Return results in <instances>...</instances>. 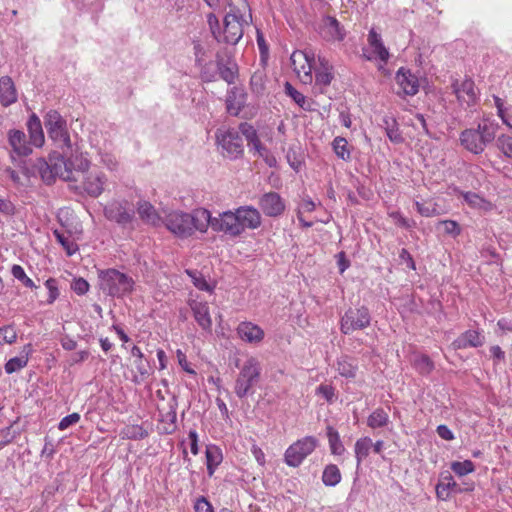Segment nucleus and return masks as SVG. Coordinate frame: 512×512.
<instances>
[{
    "label": "nucleus",
    "instance_id": "obj_1",
    "mask_svg": "<svg viewBox=\"0 0 512 512\" xmlns=\"http://www.w3.org/2000/svg\"><path fill=\"white\" fill-rule=\"evenodd\" d=\"M210 223V211L204 208L195 209L192 213L172 211L166 216L167 229L180 238H188L195 231L205 233Z\"/></svg>",
    "mask_w": 512,
    "mask_h": 512
},
{
    "label": "nucleus",
    "instance_id": "obj_2",
    "mask_svg": "<svg viewBox=\"0 0 512 512\" xmlns=\"http://www.w3.org/2000/svg\"><path fill=\"white\" fill-rule=\"evenodd\" d=\"M252 21L251 13H227L224 18L223 31L220 30L219 20L215 14L207 15V22L211 33L218 43L230 45L237 44L243 37L244 26H248Z\"/></svg>",
    "mask_w": 512,
    "mask_h": 512
},
{
    "label": "nucleus",
    "instance_id": "obj_3",
    "mask_svg": "<svg viewBox=\"0 0 512 512\" xmlns=\"http://www.w3.org/2000/svg\"><path fill=\"white\" fill-rule=\"evenodd\" d=\"M98 286L103 294L113 298H123L134 290V279L115 268L98 271Z\"/></svg>",
    "mask_w": 512,
    "mask_h": 512
},
{
    "label": "nucleus",
    "instance_id": "obj_4",
    "mask_svg": "<svg viewBox=\"0 0 512 512\" xmlns=\"http://www.w3.org/2000/svg\"><path fill=\"white\" fill-rule=\"evenodd\" d=\"M498 128L495 121L484 119L476 129H465L461 132V145L473 154H481L487 144L495 139Z\"/></svg>",
    "mask_w": 512,
    "mask_h": 512
},
{
    "label": "nucleus",
    "instance_id": "obj_5",
    "mask_svg": "<svg viewBox=\"0 0 512 512\" xmlns=\"http://www.w3.org/2000/svg\"><path fill=\"white\" fill-rule=\"evenodd\" d=\"M261 364L255 357H249L240 368L235 381L234 392L239 398L253 394V388L261 378Z\"/></svg>",
    "mask_w": 512,
    "mask_h": 512
},
{
    "label": "nucleus",
    "instance_id": "obj_6",
    "mask_svg": "<svg viewBox=\"0 0 512 512\" xmlns=\"http://www.w3.org/2000/svg\"><path fill=\"white\" fill-rule=\"evenodd\" d=\"M46 165L53 176L70 181L75 180L72 176L73 170L85 174L89 171L90 162L82 154H76L69 156L67 160H64V158H57L55 161L50 159Z\"/></svg>",
    "mask_w": 512,
    "mask_h": 512
},
{
    "label": "nucleus",
    "instance_id": "obj_7",
    "mask_svg": "<svg viewBox=\"0 0 512 512\" xmlns=\"http://www.w3.org/2000/svg\"><path fill=\"white\" fill-rule=\"evenodd\" d=\"M319 441L314 436H305L292 443L284 453V462L289 467H299L303 461L318 447Z\"/></svg>",
    "mask_w": 512,
    "mask_h": 512
},
{
    "label": "nucleus",
    "instance_id": "obj_8",
    "mask_svg": "<svg viewBox=\"0 0 512 512\" xmlns=\"http://www.w3.org/2000/svg\"><path fill=\"white\" fill-rule=\"evenodd\" d=\"M216 142L224 157L231 160L242 157L244 147L239 132L233 128L218 129L215 134Z\"/></svg>",
    "mask_w": 512,
    "mask_h": 512
},
{
    "label": "nucleus",
    "instance_id": "obj_9",
    "mask_svg": "<svg viewBox=\"0 0 512 512\" xmlns=\"http://www.w3.org/2000/svg\"><path fill=\"white\" fill-rule=\"evenodd\" d=\"M248 95L246 91L241 88L234 86L230 88L225 96V107L229 115L237 117L242 116L243 118H253L257 110L252 107L246 106Z\"/></svg>",
    "mask_w": 512,
    "mask_h": 512
},
{
    "label": "nucleus",
    "instance_id": "obj_10",
    "mask_svg": "<svg viewBox=\"0 0 512 512\" xmlns=\"http://www.w3.org/2000/svg\"><path fill=\"white\" fill-rule=\"evenodd\" d=\"M44 124L49 137L63 147L71 148V139L66 120L56 110H50L44 116Z\"/></svg>",
    "mask_w": 512,
    "mask_h": 512
},
{
    "label": "nucleus",
    "instance_id": "obj_11",
    "mask_svg": "<svg viewBox=\"0 0 512 512\" xmlns=\"http://www.w3.org/2000/svg\"><path fill=\"white\" fill-rule=\"evenodd\" d=\"M371 323V315L365 306L349 308L341 317L340 330L343 334H351L367 328Z\"/></svg>",
    "mask_w": 512,
    "mask_h": 512
},
{
    "label": "nucleus",
    "instance_id": "obj_12",
    "mask_svg": "<svg viewBox=\"0 0 512 512\" xmlns=\"http://www.w3.org/2000/svg\"><path fill=\"white\" fill-rule=\"evenodd\" d=\"M293 71L303 84H311L313 81L312 68L314 54L308 51L296 50L290 57Z\"/></svg>",
    "mask_w": 512,
    "mask_h": 512
},
{
    "label": "nucleus",
    "instance_id": "obj_13",
    "mask_svg": "<svg viewBox=\"0 0 512 512\" xmlns=\"http://www.w3.org/2000/svg\"><path fill=\"white\" fill-rule=\"evenodd\" d=\"M451 89L460 105L470 107L478 100L475 83L470 77H465L463 80L451 78Z\"/></svg>",
    "mask_w": 512,
    "mask_h": 512
},
{
    "label": "nucleus",
    "instance_id": "obj_14",
    "mask_svg": "<svg viewBox=\"0 0 512 512\" xmlns=\"http://www.w3.org/2000/svg\"><path fill=\"white\" fill-rule=\"evenodd\" d=\"M105 217L121 226L130 224L135 216L134 209L127 201H114L104 208Z\"/></svg>",
    "mask_w": 512,
    "mask_h": 512
},
{
    "label": "nucleus",
    "instance_id": "obj_15",
    "mask_svg": "<svg viewBox=\"0 0 512 512\" xmlns=\"http://www.w3.org/2000/svg\"><path fill=\"white\" fill-rule=\"evenodd\" d=\"M107 184L106 175L98 170L87 171L82 176L81 188L90 197L97 198L105 190Z\"/></svg>",
    "mask_w": 512,
    "mask_h": 512
},
{
    "label": "nucleus",
    "instance_id": "obj_16",
    "mask_svg": "<svg viewBox=\"0 0 512 512\" xmlns=\"http://www.w3.org/2000/svg\"><path fill=\"white\" fill-rule=\"evenodd\" d=\"M209 226H211L214 231L224 232L231 236H239L241 234L236 210L234 212H223L219 217L215 218L210 216Z\"/></svg>",
    "mask_w": 512,
    "mask_h": 512
},
{
    "label": "nucleus",
    "instance_id": "obj_17",
    "mask_svg": "<svg viewBox=\"0 0 512 512\" xmlns=\"http://www.w3.org/2000/svg\"><path fill=\"white\" fill-rule=\"evenodd\" d=\"M259 207L266 216L278 217L285 210V202L278 193L268 192L260 197Z\"/></svg>",
    "mask_w": 512,
    "mask_h": 512
},
{
    "label": "nucleus",
    "instance_id": "obj_18",
    "mask_svg": "<svg viewBox=\"0 0 512 512\" xmlns=\"http://www.w3.org/2000/svg\"><path fill=\"white\" fill-rule=\"evenodd\" d=\"M241 234L246 230H254L261 226V214L253 206H241L236 209Z\"/></svg>",
    "mask_w": 512,
    "mask_h": 512
},
{
    "label": "nucleus",
    "instance_id": "obj_19",
    "mask_svg": "<svg viewBox=\"0 0 512 512\" xmlns=\"http://www.w3.org/2000/svg\"><path fill=\"white\" fill-rule=\"evenodd\" d=\"M236 332L241 340L253 345L260 344L265 336L264 330L257 324L250 321H243L239 323L236 328Z\"/></svg>",
    "mask_w": 512,
    "mask_h": 512
},
{
    "label": "nucleus",
    "instance_id": "obj_20",
    "mask_svg": "<svg viewBox=\"0 0 512 512\" xmlns=\"http://www.w3.org/2000/svg\"><path fill=\"white\" fill-rule=\"evenodd\" d=\"M319 33L324 40L329 42L341 41L345 37V32L340 23L331 16L323 18Z\"/></svg>",
    "mask_w": 512,
    "mask_h": 512
},
{
    "label": "nucleus",
    "instance_id": "obj_21",
    "mask_svg": "<svg viewBox=\"0 0 512 512\" xmlns=\"http://www.w3.org/2000/svg\"><path fill=\"white\" fill-rule=\"evenodd\" d=\"M189 306L193 312L195 321L207 332L212 330V319L210 316L209 305L205 301L190 300Z\"/></svg>",
    "mask_w": 512,
    "mask_h": 512
},
{
    "label": "nucleus",
    "instance_id": "obj_22",
    "mask_svg": "<svg viewBox=\"0 0 512 512\" xmlns=\"http://www.w3.org/2000/svg\"><path fill=\"white\" fill-rule=\"evenodd\" d=\"M396 82L405 95L413 96L419 90L418 78L410 70L400 68L396 73Z\"/></svg>",
    "mask_w": 512,
    "mask_h": 512
},
{
    "label": "nucleus",
    "instance_id": "obj_23",
    "mask_svg": "<svg viewBox=\"0 0 512 512\" xmlns=\"http://www.w3.org/2000/svg\"><path fill=\"white\" fill-rule=\"evenodd\" d=\"M485 343V336L479 330H467L463 332L452 343L455 349H466L469 347H480Z\"/></svg>",
    "mask_w": 512,
    "mask_h": 512
},
{
    "label": "nucleus",
    "instance_id": "obj_24",
    "mask_svg": "<svg viewBox=\"0 0 512 512\" xmlns=\"http://www.w3.org/2000/svg\"><path fill=\"white\" fill-rule=\"evenodd\" d=\"M8 141L12 147L13 153L17 156H28L32 153V148L27 142L26 135L21 130L12 129L8 132Z\"/></svg>",
    "mask_w": 512,
    "mask_h": 512
},
{
    "label": "nucleus",
    "instance_id": "obj_25",
    "mask_svg": "<svg viewBox=\"0 0 512 512\" xmlns=\"http://www.w3.org/2000/svg\"><path fill=\"white\" fill-rule=\"evenodd\" d=\"M216 64L221 79H223L229 85L234 84L238 77V67L235 61L231 58L225 60L223 57L217 54Z\"/></svg>",
    "mask_w": 512,
    "mask_h": 512
},
{
    "label": "nucleus",
    "instance_id": "obj_26",
    "mask_svg": "<svg viewBox=\"0 0 512 512\" xmlns=\"http://www.w3.org/2000/svg\"><path fill=\"white\" fill-rule=\"evenodd\" d=\"M17 101V90L9 76L0 78V104L8 107Z\"/></svg>",
    "mask_w": 512,
    "mask_h": 512
},
{
    "label": "nucleus",
    "instance_id": "obj_27",
    "mask_svg": "<svg viewBox=\"0 0 512 512\" xmlns=\"http://www.w3.org/2000/svg\"><path fill=\"white\" fill-rule=\"evenodd\" d=\"M463 490L454 481L453 477L448 474L436 485V496L440 500H448L452 493H461Z\"/></svg>",
    "mask_w": 512,
    "mask_h": 512
},
{
    "label": "nucleus",
    "instance_id": "obj_28",
    "mask_svg": "<svg viewBox=\"0 0 512 512\" xmlns=\"http://www.w3.org/2000/svg\"><path fill=\"white\" fill-rule=\"evenodd\" d=\"M238 128V132L244 136L250 150H254L256 153L260 150H263L265 146L262 144L258 132L252 124L248 122H242L239 124Z\"/></svg>",
    "mask_w": 512,
    "mask_h": 512
},
{
    "label": "nucleus",
    "instance_id": "obj_29",
    "mask_svg": "<svg viewBox=\"0 0 512 512\" xmlns=\"http://www.w3.org/2000/svg\"><path fill=\"white\" fill-rule=\"evenodd\" d=\"M27 127L30 135V143L35 147H41L44 144L45 138L41 121L36 114H32L29 117Z\"/></svg>",
    "mask_w": 512,
    "mask_h": 512
},
{
    "label": "nucleus",
    "instance_id": "obj_30",
    "mask_svg": "<svg viewBox=\"0 0 512 512\" xmlns=\"http://www.w3.org/2000/svg\"><path fill=\"white\" fill-rule=\"evenodd\" d=\"M32 351L33 349L31 344L25 345L21 356L13 357L6 362L4 366L5 372L7 374H12L26 367Z\"/></svg>",
    "mask_w": 512,
    "mask_h": 512
},
{
    "label": "nucleus",
    "instance_id": "obj_31",
    "mask_svg": "<svg viewBox=\"0 0 512 512\" xmlns=\"http://www.w3.org/2000/svg\"><path fill=\"white\" fill-rule=\"evenodd\" d=\"M205 456L207 472L208 475L211 477L214 474L216 468L221 464L223 460V454L221 449L217 445L210 444L206 446Z\"/></svg>",
    "mask_w": 512,
    "mask_h": 512
},
{
    "label": "nucleus",
    "instance_id": "obj_32",
    "mask_svg": "<svg viewBox=\"0 0 512 512\" xmlns=\"http://www.w3.org/2000/svg\"><path fill=\"white\" fill-rule=\"evenodd\" d=\"M368 43L373 49L375 57L380 59L382 62H387L389 59V52L382 42L380 34L375 29H371L368 34Z\"/></svg>",
    "mask_w": 512,
    "mask_h": 512
},
{
    "label": "nucleus",
    "instance_id": "obj_33",
    "mask_svg": "<svg viewBox=\"0 0 512 512\" xmlns=\"http://www.w3.org/2000/svg\"><path fill=\"white\" fill-rule=\"evenodd\" d=\"M137 212L140 218L151 225H157L160 222V217L154 206L148 201H139L137 204Z\"/></svg>",
    "mask_w": 512,
    "mask_h": 512
},
{
    "label": "nucleus",
    "instance_id": "obj_34",
    "mask_svg": "<svg viewBox=\"0 0 512 512\" xmlns=\"http://www.w3.org/2000/svg\"><path fill=\"white\" fill-rule=\"evenodd\" d=\"M320 68L315 72V82L317 85L329 86L334 78L332 66L325 58H319Z\"/></svg>",
    "mask_w": 512,
    "mask_h": 512
},
{
    "label": "nucleus",
    "instance_id": "obj_35",
    "mask_svg": "<svg viewBox=\"0 0 512 512\" xmlns=\"http://www.w3.org/2000/svg\"><path fill=\"white\" fill-rule=\"evenodd\" d=\"M338 373L345 378H354L358 369L356 360L348 356H341L336 363Z\"/></svg>",
    "mask_w": 512,
    "mask_h": 512
},
{
    "label": "nucleus",
    "instance_id": "obj_36",
    "mask_svg": "<svg viewBox=\"0 0 512 512\" xmlns=\"http://www.w3.org/2000/svg\"><path fill=\"white\" fill-rule=\"evenodd\" d=\"M464 201L474 209H479L482 211H490L493 208V205L491 202L483 198L482 196L478 195L474 192H462L461 193Z\"/></svg>",
    "mask_w": 512,
    "mask_h": 512
},
{
    "label": "nucleus",
    "instance_id": "obj_37",
    "mask_svg": "<svg viewBox=\"0 0 512 512\" xmlns=\"http://www.w3.org/2000/svg\"><path fill=\"white\" fill-rule=\"evenodd\" d=\"M326 435L329 442L330 451L333 455L340 456L345 452V447L340 439L338 431L332 427L327 426Z\"/></svg>",
    "mask_w": 512,
    "mask_h": 512
},
{
    "label": "nucleus",
    "instance_id": "obj_38",
    "mask_svg": "<svg viewBox=\"0 0 512 512\" xmlns=\"http://www.w3.org/2000/svg\"><path fill=\"white\" fill-rule=\"evenodd\" d=\"M371 449L372 440L370 437H362L356 441L354 446V452L357 461V466H359L363 462V460L367 458Z\"/></svg>",
    "mask_w": 512,
    "mask_h": 512
},
{
    "label": "nucleus",
    "instance_id": "obj_39",
    "mask_svg": "<svg viewBox=\"0 0 512 512\" xmlns=\"http://www.w3.org/2000/svg\"><path fill=\"white\" fill-rule=\"evenodd\" d=\"M342 479L341 472L337 465H327L322 473V482L325 486L334 487L340 483Z\"/></svg>",
    "mask_w": 512,
    "mask_h": 512
},
{
    "label": "nucleus",
    "instance_id": "obj_40",
    "mask_svg": "<svg viewBox=\"0 0 512 512\" xmlns=\"http://www.w3.org/2000/svg\"><path fill=\"white\" fill-rule=\"evenodd\" d=\"M389 422V415L383 408L375 409L367 418V425L372 429L385 427Z\"/></svg>",
    "mask_w": 512,
    "mask_h": 512
},
{
    "label": "nucleus",
    "instance_id": "obj_41",
    "mask_svg": "<svg viewBox=\"0 0 512 512\" xmlns=\"http://www.w3.org/2000/svg\"><path fill=\"white\" fill-rule=\"evenodd\" d=\"M332 148L337 157L348 162L351 160V148L347 140L343 137H335L332 142Z\"/></svg>",
    "mask_w": 512,
    "mask_h": 512
},
{
    "label": "nucleus",
    "instance_id": "obj_42",
    "mask_svg": "<svg viewBox=\"0 0 512 512\" xmlns=\"http://www.w3.org/2000/svg\"><path fill=\"white\" fill-rule=\"evenodd\" d=\"M134 365L137 373L133 375L132 382L141 384L150 376L151 366L144 358L136 359Z\"/></svg>",
    "mask_w": 512,
    "mask_h": 512
},
{
    "label": "nucleus",
    "instance_id": "obj_43",
    "mask_svg": "<svg viewBox=\"0 0 512 512\" xmlns=\"http://www.w3.org/2000/svg\"><path fill=\"white\" fill-rule=\"evenodd\" d=\"M383 126L390 141L394 143H401L403 141V137L394 118L384 117Z\"/></svg>",
    "mask_w": 512,
    "mask_h": 512
},
{
    "label": "nucleus",
    "instance_id": "obj_44",
    "mask_svg": "<svg viewBox=\"0 0 512 512\" xmlns=\"http://www.w3.org/2000/svg\"><path fill=\"white\" fill-rule=\"evenodd\" d=\"M285 93L302 109L306 111L311 110V105L307 98L301 92L296 90L289 82L285 83Z\"/></svg>",
    "mask_w": 512,
    "mask_h": 512
},
{
    "label": "nucleus",
    "instance_id": "obj_45",
    "mask_svg": "<svg viewBox=\"0 0 512 512\" xmlns=\"http://www.w3.org/2000/svg\"><path fill=\"white\" fill-rule=\"evenodd\" d=\"M266 74L264 70L255 71L250 78V89L256 95H262L265 91Z\"/></svg>",
    "mask_w": 512,
    "mask_h": 512
},
{
    "label": "nucleus",
    "instance_id": "obj_46",
    "mask_svg": "<svg viewBox=\"0 0 512 512\" xmlns=\"http://www.w3.org/2000/svg\"><path fill=\"white\" fill-rule=\"evenodd\" d=\"M53 235L65 249L67 255L71 256L78 250L77 244L70 238V235H66L64 232L59 230H54Z\"/></svg>",
    "mask_w": 512,
    "mask_h": 512
},
{
    "label": "nucleus",
    "instance_id": "obj_47",
    "mask_svg": "<svg viewBox=\"0 0 512 512\" xmlns=\"http://www.w3.org/2000/svg\"><path fill=\"white\" fill-rule=\"evenodd\" d=\"M413 366L422 375H427L434 369V363L427 355L416 356L413 360Z\"/></svg>",
    "mask_w": 512,
    "mask_h": 512
},
{
    "label": "nucleus",
    "instance_id": "obj_48",
    "mask_svg": "<svg viewBox=\"0 0 512 512\" xmlns=\"http://www.w3.org/2000/svg\"><path fill=\"white\" fill-rule=\"evenodd\" d=\"M11 273H12L13 277L15 279L19 280L25 287L30 288V289L38 288V286L35 285L33 280L26 275L22 266H20L18 264H14L11 268Z\"/></svg>",
    "mask_w": 512,
    "mask_h": 512
},
{
    "label": "nucleus",
    "instance_id": "obj_49",
    "mask_svg": "<svg viewBox=\"0 0 512 512\" xmlns=\"http://www.w3.org/2000/svg\"><path fill=\"white\" fill-rule=\"evenodd\" d=\"M450 468L458 476H465L475 470L474 463L471 460L454 461L451 463Z\"/></svg>",
    "mask_w": 512,
    "mask_h": 512
},
{
    "label": "nucleus",
    "instance_id": "obj_50",
    "mask_svg": "<svg viewBox=\"0 0 512 512\" xmlns=\"http://www.w3.org/2000/svg\"><path fill=\"white\" fill-rule=\"evenodd\" d=\"M160 417L162 422H167L171 426L170 429H166L167 433H171L175 428V422L177 419L175 400L169 403V410L165 414L160 410Z\"/></svg>",
    "mask_w": 512,
    "mask_h": 512
},
{
    "label": "nucleus",
    "instance_id": "obj_51",
    "mask_svg": "<svg viewBox=\"0 0 512 512\" xmlns=\"http://www.w3.org/2000/svg\"><path fill=\"white\" fill-rule=\"evenodd\" d=\"M186 273L191 278V280L196 288H198L199 290H202V291H209V292L212 291L211 286L209 285V283L206 281V279L200 272L193 271V270H186Z\"/></svg>",
    "mask_w": 512,
    "mask_h": 512
},
{
    "label": "nucleus",
    "instance_id": "obj_52",
    "mask_svg": "<svg viewBox=\"0 0 512 512\" xmlns=\"http://www.w3.org/2000/svg\"><path fill=\"white\" fill-rule=\"evenodd\" d=\"M44 285L47 288L49 294L46 303L51 305L60 295L58 281L55 278H49L45 281Z\"/></svg>",
    "mask_w": 512,
    "mask_h": 512
},
{
    "label": "nucleus",
    "instance_id": "obj_53",
    "mask_svg": "<svg viewBox=\"0 0 512 512\" xmlns=\"http://www.w3.org/2000/svg\"><path fill=\"white\" fill-rule=\"evenodd\" d=\"M17 339V331L14 326L8 325L0 328V343L12 344Z\"/></svg>",
    "mask_w": 512,
    "mask_h": 512
},
{
    "label": "nucleus",
    "instance_id": "obj_54",
    "mask_svg": "<svg viewBox=\"0 0 512 512\" xmlns=\"http://www.w3.org/2000/svg\"><path fill=\"white\" fill-rule=\"evenodd\" d=\"M229 7L228 13H250V8L246 0H227Z\"/></svg>",
    "mask_w": 512,
    "mask_h": 512
},
{
    "label": "nucleus",
    "instance_id": "obj_55",
    "mask_svg": "<svg viewBox=\"0 0 512 512\" xmlns=\"http://www.w3.org/2000/svg\"><path fill=\"white\" fill-rule=\"evenodd\" d=\"M497 146L507 157L512 158V137L509 135H501L497 139Z\"/></svg>",
    "mask_w": 512,
    "mask_h": 512
},
{
    "label": "nucleus",
    "instance_id": "obj_56",
    "mask_svg": "<svg viewBox=\"0 0 512 512\" xmlns=\"http://www.w3.org/2000/svg\"><path fill=\"white\" fill-rule=\"evenodd\" d=\"M438 225L443 228V231L446 234L452 235L454 237L460 235L461 233L459 224L454 220H441L439 221Z\"/></svg>",
    "mask_w": 512,
    "mask_h": 512
},
{
    "label": "nucleus",
    "instance_id": "obj_57",
    "mask_svg": "<svg viewBox=\"0 0 512 512\" xmlns=\"http://www.w3.org/2000/svg\"><path fill=\"white\" fill-rule=\"evenodd\" d=\"M417 212L424 217H432L438 214L435 205L415 201Z\"/></svg>",
    "mask_w": 512,
    "mask_h": 512
},
{
    "label": "nucleus",
    "instance_id": "obj_58",
    "mask_svg": "<svg viewBox=\"0 0 512 512\" xmlns=\"http://www.w3.org/2000/svg\"><path fill=\"white\" fill-rule=\"evenodd\" d=\"M389 216L395 221V223L398 226H401L403 228L411 229V228L415 227V225H416L415 221L405 218L398 211H393V212L389 213Z\"/></svg>",
    "mask_w": 512,
    "mask_h": 512
},
{
    "label": "nucleus",
    "instance_id": "obj_59",
    "mask_svg": "<svg viewBox=\"0 0 512 512\" xmlns=\"http://www.w3.org/2000/svg\"><path fill=\"white\" fill-rule=\"evenodd\" d=\"M80 421V414L79 413H72L65 417H63L60 422L58 423V429L61 431H64L68 429L70 426L77 424Z\"/></svg>",
    "mask_w": 512,
    "mask_h": 512
},
{
    "label": "nucleus",
    "instance_id": "obj_60",
    "mask_svg": "<svg viewBox=\"0 0 512 512\" xmlns=\"http://www.w3.org/2000/svg\"><path fill=\"white\" fill-rule=\"evenodd\" d=\"M316 392L329 403H333L335 400V389L331 385L321 384L316 389Z\"/></svg>",
    "mask_w": 512,
    "mask_h": 512
},
{
    "label": "nucleus",
    "instance_id": "obj_61",
    "mask_svg": "<svg viewBox=\"0 0 512 512\" xmlns=\"http://www.w3.org/2000/svg\"><path fill=\"white\" fill-rule=\"evenodd\" d=\"M89 283L84 278L75 279L71 288L78 295H85L89 291Z\"/></svg>",
    "mask_w": 512,
    "mask_h": 512
},
{
    "label": "nucleus",
    "instance_id": "obj_62",
    "mask_svg": "<svg viewBox=\"0 0 512 512\" xmlns=\"http://www.w3.org/2000/svg\"><path fill=\"white\" fill-rule=\"evenodd\" d=\"M101 162L105 165L109 170L113 171L118 166V161L114 155L110 153L101 154Z\"/></svg>",
    "mask_w": 512,
    "mask_h": 512
},
{
    "label": "nucleus",
    "instance_id": "obj_63",
    "mask_svg": "<svg viewBox=\"0 0 512 512\" xmlns=\"http://www.w3.org/2000/svg\"><path fill=\"white\" fill-rule=\"evenodd\" d=\"M0 213L7 216L14 215V204L8 199L0 198Z\"/></svg>",
    "mask_w": 512,
    "mask_h": 512
},
{
    "label": "nucleus",
    "instance_id": "obj_64",
    "mask_svg": "<svg viewBox=\"0 0 512 512\" xmlns=\"http://www.w3.org/2000/svg\"><path fill=\"white\" fill-rule=\"evenodd\" d=\"M194 508L196 512H214L211 503L205 497L197 499Z\"/></svg>",
    "mask_w": 512,
    "mask_h": 512
}]
</instances>
